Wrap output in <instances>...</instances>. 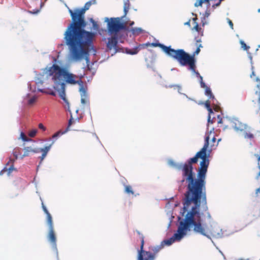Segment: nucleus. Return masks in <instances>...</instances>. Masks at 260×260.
<instances>
[{"label": "nucleus", "mask_w": 260, "mask_h": 260, "mask_svg": "<svg viewBox=\"0 0 260 260\" xmlns=\"http://www.w3.org/2000/svg\"><path fill=\"white\" fill-rule=\"evenodd\" d=\"M199 193L190 200L183 201V207L180 211V214L184 218L177 217L179 227L187 235L189 232H192L194 234L205 236L212 240V237L216 239L222 238L228 236L231 234H225L226 231L220 230L219 232L214 231L206 230V223L204 222V213L208 212L206 186L202 188Z\"/></svg>", "instance_id": "f257e3e1"}, {"label": "nucleus", "mask_w": 260, "mask_h": 260, "mask_svg": "<svg viewBox=\"0 0 260 260\" xmlns=\"http://www.w3.org/2000/svg\"><path fill=\"white\" fill-rule=\"evenodd\" d=\"M35 73L36 83L38 86L39 84L42 85L45 79L52 76L54 83V89L57 91L59 97L67 104L68 100L66 98V84H78L79 87H84L82 81L76 80V75L70 72L67 67L60 66L56 63L42 69L41 73L37 74L36 71Z\"/></svg>", "instance_id": "f03ea898"}, {"label": "nucleus", "mask_w": 260, "mask_h": 260, "mask_svg": "<svg viewBox=\"0 0 260 260\" xmlns=\"http://www.w3.org/2000/svg\"><path fill=\"white\" fill-rule=\"evenodd\" d=\"M96 34L95 31L85 30L67 38H63L64 45L69 49L68 60L78 62L85 59L89 62L90 51L96 52L93 38Z\"/></svg>", "instance_id": "7ed1b4c3"}, {"label": "nucleus", "mask_w": 260, "mask_h": 260, "mask_svg": "<svg viewBox=\"0 0 260 260\" xmlns=\"http://www.w3.org/2000/svg\"><path fill=\"white\" fill-rule=\"evenodd\" d=\"M168 165L171 168L178 171H182L181 180L179 182L181 185L185 182L186 183V190L184 193L183 201L190 200L199 193V190L204 186L197 178L196 173H192L190 171L183 168L177 165L173 159H169L168 160Z\"/></svg>", "instance_id": "20e7f679"}, {"label": "nucleus", "mask_w": 260, "mask_h": 260, "mask_svg": "<svg viewBox=\"0 0 260 260\" xmlns=\"http://www.w3.org/2000/svg\"><path fill=\"white\" fill-rule=\"evenodd\" d=\"M69 12L72 21L68 25L63 34V38H67L86 30L85 28L87 25V22L83 20L79 8L75 9L74 11L69 8Z\"/></svg>", "instance_id": "39448f33"}, {"label": "nucleus", "mask_w": 260, "mask_h": 260, "mask_svg": "<svg viewBox=\"0 0 260 260\" xmlns=\"http://www.w3.org/2000/svg\"><path fill=\"white\" fill-rule=\"evenodd\" d=\"M104 22L107 23V30L110 35L120 34L119 32L122 30H128L122 17H105Z\"/></svg>", "instance_id": "423d86ee"}, {"label": "nucleus", "mask_w": 260, "mask_h": 260, "mask_svg": "<svg viewBox=\"0 0 260 260\" xmlns=\"http://www.w3.org/2000/svg\"><path fill=\"white\" fill-rule=\"evenodd\" d=\"M186 236V234L178 225L176 232L171 238L164 240L159 245L152 247L151 250L156 254L164 248L165 245L171 246L175 242L180 241Z\"/></svg>", "instance_id": "0eeeda50"}, {"label": "nucleus", "mask_w": 260, "mask_h": 260, "mask_svg": "<svg viewBox=\"0 0 260 260\" xmlns=\"http://www.w3.org/2000/svg\"><path fill=\"white\" fill-rule=\"evenodd\" d=\"M203 157H201L202 160L200 162V167L197 171V178L201 182L202 185L206 186V178L209 165V157L210 154L203 153Z\"/></svg>", "instance_id": "6e6552de"}, {"label": "nucleus", "mask_w": 260, "mask_h": 260, "mask_svg": "<svg viewBox=\"0 0 260 260\" xmlns=\"http://www.w3.org/2000/svg\"><path fill=\"white\" fill-rule=\"evenodd\" d=\"M181 55L178 57L180 65L183 67L188 66L187 70L191 71L192 75H195L197 77V74L200 73L196 70L197 68L196 58L193 56H188L185 53Z\"/></svg>", "instance_id": "1a4fd4ad"}, {"label": "nucleus", "mask_w": 260, "mask_h": 260, "mask_svg": "<svg viewBox=\"0 0 260 260\" xmlns=\"http://www.w3.org/2000/svg\"><path fill=\"white\" fill-rule=\"evenodd\" d=\"M203 152H201L200 150L197 152L195 155L191 158H188L185 163L183 162H177V165H179V166L185 168L186 170L190 171L192 173H195L193 170V164H196L198 161V159L201 158V157H203L202 155Z\"/></svg>", "instance_id": "9d476101"}, {"label": "nucleus", "mask_w": 260, "mask_h": 260, "mask_svg": "<svg viewBox=\"0 0 260 260\" xmlns=\"http://www.w3.org/2000/svg\"><path fill=\"white\" fill-rule=\"evenodd\" d=\"M144 236H142L141 244L140 249L138 250L137 260H154L155 254L144 250Z\"/></svg>", "instance_id": "9b49d317"}, {"label": "nucleus", "mask_w": 260, "mask_h": 260, "mask_svg": "<svg viewBox=\"0 0 260 260\" xmlns=\"http://www.w3.org/2000/svg\"><path fill=\"white\" fill-rule=\"evenodd\" d=\"M113 35V36L108 38V41L106 44L107 51H110L112 49L114 50L113 53L112 54V55H113L119 51L117 45L119 41L122 39L123 36V35L121 34Z\"/></svg>", "instance_id": "f8f14e48"}, {"label": "nucleus", "mask_w": 260, "mask_h": 260, "mask_svg": "<svg viewBox=\"0 0 260 260\" xmlns=\"http://www.w3.org/2000/svg\"><path fill=\"white\" fill-rule=\"evenodd\" d=\"M225 118L232 123V127L237 133L244 132L247 129V125L242 123L237 117L226 116Z\"/></svg>", "instance_id": "ddd939ff"}, {"label": "nucleus", "mask_w": 260, "mask_h": 260, "mask_svg": "<svg viewBox=\"0 0 260 260\" xmlns=\"http://www.w3.org/2000/svg\"><path fill=\"white\" fill-rule=\"evenodd\" d=\"M149 45H151L153 47H159L161 49L162 51L168 56L173 58L174 59V56H176L177 54L176 53H179V51H176V49L172 48L171 46H166L163 44L158 43H151V44H149Z\"/></svg>", "instance_id": "4468645a"}, {"label": "nucleus", "mask_w": 260, "mask_h": 260, "mask_svg": "<svg viewBox=\"0 0 260 260\" xmlns=\"http://www.w3.org/2000/svg\"><path fill=\"white\" fill-rule=\"evenodd\" d=\"M49 233L47 236L48 241L51 243L52 249L55 252L56 254V258L58 260V252L56 244V237L53 228H48Z\"/></svg>", "instance_id": "2eb2a0df"}, {"label": "nucleus", "mask_w": 260, "mask_h": 260, "mask_svg": "<svg viewBox=\"0 0 260 260\" xmlns=\"http://www.w3.org/2000/svg\"><path fill=\"white\" fill-rule=\"evenodd\" d=\"M156 58V54L153 52H150L145 58L147 67L151 69L153 72L156 71L154 67Z\"/></svg>", "instance_id": "dca6fc26"}, {"label": "nucleus", "mask_w": 260, "mask_h": 260, "mask_svg": "<svg viewBox=\"0 0 260 260\" xmlns=\"http://www.w3.org/2000/svg\"><path fill=\"white\" fill-rule=\"evenodd\" d=\"M210 137L207 134H205L204 137V144L203 147L201 149L200 151L205 153L211 154L212 152V147L210 146V148L208 149L209 147Z\"/></svg>", "instance_id": "f3484780"}, {"label": "nucleus", "mask_w": 260, "mask_h": 260, "mask_svg": "<svg viewBox=\"0 0 260 260\" xmlns=\"http://www.w3.org/2000/svg\"><path fill=\"white\" fill-rule=\"evenodd\" d=\"M176 52L177 51H179V53H176V54H177L176 55V56H174V59L175 60H176L178 62H179V57L180 55H181V54H183L184 53H186V55L187 54L188 56H193V57H195L194 56L196 55H198L201 51L200 49L199 48H197L196 50V51L193 52V54L191 55L190 54H189L188 53L186 52L184 49H176Z\"/></svg>", "instance_id": "a211bd4d"}, {"label": "nucleus", "mask_w": 260, "mask_h": 260, "mask_svg": "<svg viewBox=\"0 0 260 260\" xmlns=\"http://www.w3.org/2000/svg\"><path fill=\"white\" fill-rule=\"evenodd\" d=\"M36 102V97L34 96H31L29 93H27L26 96L24 98L22 101L24 105H27L28 106L32 105Z\"/></svg>", "instance_id": "6ab92c4d"}, {"label": "nucleus", "mask_w": 260, "mask_h": 260, "mask_svg": "<svg viewBox=\"0 0 260 260\" xmlns=\"http://www.w3.org/2000/svg\"><path fill=\"white\" fill-rule=\"evenodd\" d=\"M91 5H92V1H88L85 3V4L84 5L83 7H82L81 8H79V10H80V13L81 14V16L82 17L83 20H85V13L86 11L89 10V8L91 6Z\"/></svg>", "instance_id": "aec40b11"}, {"label": "nucleus", "mask_w": 260, "mask_h": 260, "mask_svg": "<svg viewBox=\"0 0 260 260\" xmlns=\"http://www.w3.org/2000/svg\"><path fill=\"white\" fill-rule=\"evenodd\" d=\"M44 141H51V143L48 145H46L44 148H41V152L47 155V153L51 149L52 146L55 143V140H51V139H46Z\"/></svg>", "instance_id": "412c9836"}, {"label": "nucleus", "mask_w": 260, "mask_h": 260, "mask_svg": "<svg viewBox=\"0 0 260 260\" xmlns=\"http://www.w3.org/2000/svg\"><path fill=\"white\" fill-rule=\"evenodd\" d=\"M205 95L208 98V100L211 99L216 101L210 87H206L205 89Z\"/></svg>", "instance_id": "4be33fe9"}, {"label": "nucleus", "mask_w": 260, "mask_h": 260, "mask_svg": "<svg viewBox=\"0 0 260 260\" xmlns=\"http://www.w3.org/2000/svg\"><path fill=\"white\" fill-rule=\"evenodd\" d=\"M128 31H132L133 34L134 35H138L144 32L145 31V30L141 27H132L131 30L128 29Z\"/></svg>", "instance_id": "5701e85b"}, {"label": "nucleus", "mask_w": 260, "mask_h": 260, "mask_svg": "<svg viewBox=\"0 0 260 260\" xmlns=\"http://www.w3.org/2000/svg\"><path fill=\"white\" fill-rule=\"evenodd\" d=\"M138 52H139V47H136L132 49L126 48L125 53L127 54H130V55H133L137 54L138 53Z\"/></svg>", "instance_id": "b1692460"}, {"label": "nucleus", "mask_w": 260, "mask_h": 260, "mask_svg": "<svg viewBox=\"0 0 260 260\" xmlns=\"http://www.w3.org/2000/svg\"><path fill=\"white\" fill-rule=\"evenodd\" d=\"M88 25L87 24L85 28V30L87 31H91L92 29L98 31L99 29V26L96 21H95L92 24V26L88 27Z\"/></svg>", "instance_id": "393cba45"}, {"label": "nucleus", "mask_w": 260, "mask_h": 260, "mask_svg": "<svg viewBox=\"0 0 260 260\" xmlns=\"http://www.w3.org/2000/svg\"><path fill=\"white\" fill-rule=\"evenodd\" d=\"M47 216V224L48 226V228H53V223L52 217L50 213H48L46 214Z\"/></svg>", "instance_id": "a878e982"}, {"label": "nucleus", "mask_w": 260, "mask_h": 260, "mask_svg": "<svg viewBox=\"0 0 260 260\" xmlns=\"http://www.w3.org/2000/svg\"><path fill=\"white\" fill-rule=\"evenodd\" d=\"M208 7H207V9L206 10V11L205 12V14H204V17L201 18V22L203 26H204L205 24H208V23L206 21H204V20H205V18L208 17L211 14L210 10L208 9Z\"/></svg>", "instance_id": "bb28decb"}, {"label": "nucleus", "mask_w": 260, "mask_h": 260, "mask_svg": "<svg viewBox=\"0 0 260 260\" xmlns=\"http://www.w3.org/2000/svg\"><path fill=\"white\" fill-rule=\"evenodd\" d=\"M79 91L80 92V95L81 98H87L88 93L87 92V88L84 87H79Z\"/></svg>", "instance_id": "cd10ccee"}, {"label": "nucleus", "mask_w": 260, "mask_h": 260, "mask_svg": "<svg viewBox=\"0 0 260 260\" xmlns=\"http://www.w3.org/2000/svg\"><path fill=\"white\" fill-rule=\"evenodd\" d=\"M20 148L16 147L15 148L12 152V154L14 156L13 158L16 161L18 158V155L20 154L19 151Z\"/></svg>", "instance_id": "c85d7f7f"}, {"label": "nucleus", "mask_w": 260, "mask_h": 260, "mask_svg": "<svg viewBox=\"0 0 260 260\" xmlns=\"http://www.w3.org/2000/svg\"><path fill=\"white\" fill-rule=\"evenodd\" d=\"M18 139H21L24 142H30V141H32V139H31L26 138L25 137L24 134L23 132H20V136H19Z\"/></svg>", "instance_id": "c756f323"}, {"label": "nucleus", "mask_w": 260, "mask_h": 260, "mask_svg": "<svg viewBox=\"0 0 260 260\" xmlns=\"http://www.w3.org/2000/svg\"><path fill=\"white\" fill-rule=\"evenodd\" d=\"M124 191L125 193H127V194H133L134 193L133 189H132V188L131 187V186L130 185H124Z\"/></svg>", "instance_id": "7c9ffc66"}, {"label": "nucleus", "mask_w": 260, "mask_h": 260, "mask_svg": "<svg viewBox=\"0 0 260 260\" xmlns=\"http://www.w3.org/2000/svg\"><path fill=\"white\" fill-rule=\"evenodd\" d=\"M175 86H176V87H177L178 88V93L179 94L184 95L189 100H193L192 99H191L190 98L188 97L186 94L183 93L181 92L182 87H181V86L180 85L177 84V85H175Z\"/></svg>", "instance_id": "2f4dec72"}, {"label": "nucleus", "mask_w": 260, "mask_h": 260, "mask_svg": "<svg viewBox=\"0 0 260 260\" xmlns=\"http://www.w3.org/2000/svg\"><path fill=\"white\" fill-rule=\"evenodd\" d=\"M207 3L208 4V0H197L194 3V6L196 7L202 6L203 3Z\"/></svg>", "instance_id": "473e14b6"}, {"label": "nucleus", "mask_w": 260, "mask_h": 260, "mask_svg": "<svg viewBox=\"0 0 260 260\" xmlns=\"http://www.w3.org/2000/svg\"><path fill=\"white\" fill-rule=\"evenodd\" d=\"M62 134L61 133V131H59L56 132L55 134H54L52 136V140H55V141Z\"/></svg>", "instance_id": "72a5a7b5"}, {"label": "nucleus", "mask_w": 260, "mask_h": 260, "mask_svg": "<svg viewBox=\"0 0 260 260\" xmlns=\"http://www.w3.org/2000/svg\"><path fill=\"white\" fill-rule=\"evenodd\" d=\"M240 43L241 45V47L243 49V50H248L249 49L250 47L249 46H247L244 41L241 40L240 41Z\"/></svg>", "instance_id": "f704fd0d"}, {"label": "nucleus", "mask_w": 260, "mask_h": 260, "mask_svg": "<svg viewBox=\"0 0 260 260\" xmlns=\"http://www.w3.org/2000/svg\"><path fill=\"white\" fill-rule=\"evenodd\" d=\"M86 68L89 71H92V66L94 65V62H91L89 60V62L88 63L87 62H86Z\"/></svg>", "instance_id": "c9c22d12"}, {"label": "nucleus", "mask_w": 260, "mask_h": 260, "mask_svg": "<svg viewBox=\"0 0 260 260\" xmlns=\"http://www.w3.org/2000/svg\"><path fill=\"white\" fill-rule=\"evenodd\" d=\"M37 133H38V130L37 129H36V128L32 129L29 131V132L28 133V135L30 137H34L37 135Z\"/></svg>", "instance_id": "e433bc0d"}, {"label": "nucleus", "mask_w": 260, "mask_h": 260, "mask_svg": "<svg viewBox=\"0 0 260 260\" xmlns=\"http://www.w3.org/2000/svg\"><path fill=\"white\" fill-rule=\"evenodd\" d=\"M24 153H26L27 155H29V153L31 152H32V146L29 147H25L24 148Z\"/></svg>", "instance_id": "4c0bfd02"}, {"label": "nucleus", "mask_w": 260, "mask_h": 260, "mask_svg": "<svg viewBox=\"0 0 260 260\" xmlns=\"http://www.w3.org/2000/svg\"><path fill=\"white\" fill-rule=\"evenodd\" d=\"M207 131L206 132L205 134H207L209 136L212 133H214V127H212L211 129L209 131V125L208 124H207Z\"/></svg>", "instance_id": "58836bf2"}, {"label": "nucleus", "mask_w": 260, "mask_h": 260, "mask_svg": "<svg viewBox=\"0 0 260 260\" xmlns=\"http://www.w3.org/2000/svg\"><path fill=\"white\" fill-rule=\"evenodd\" d=\"M14 170H16V169L14 167V165H11L8 169V175L9 176L11 173Z\"/></svg>", "instance_id": "ea45409f"}, {"label": "nucleus", "mask_w": 260, "mask_h": 260, "mask_svg": "<svg viewBox=\"0 0 260 260\" xmlns=\"http://www.w3.org/2000/svg\"><path fill=\"white\" fill-rule=\"evenodd\" d=\"M244 138H245L251 139V138H253V135L252 134L247 133L245 131H244Z\"/></svg>", "instance_id": "a19ab883"}, {"label": "nucleus", "mask_w": 260, "mask_h": 260, "mask_svg": "<svg viewBox=\"0 0 260 260\" xmlns=\"http://www.w3.org/2000/svg\"><path fill=\"white\" fill-rule=\"evenodd\" d=\"M129 8L128 7H126V6H123V12H124V15L123 16H121V17H122V19L123 18H124L126 15H127L128 12V10H129Z\"/></svg>", "instance_id": "79ce46f5"}, {"label": "nucleus", "mask_w": 260, "mask_h": 260, "mask_svg": "<svg viewBox=\"0 0 260 260\" xmlns=\"http://www.w3.org/2000/svg\"><path fill=\"white\" fill-rule=\"evenodd\" d=\"M41 152V148L32 147V152L39 153Z\"/></svg>", "instance_id": "37998d69"}, {"label": "nucleus", "mask_w": 260, "mask_h": 260, "mask_svg": "<svg viewBox=\"0 0 260 260\" xmlns=\"http://www.w3.org/2000/svg\"><path fill=\"white\" fill-rule=\"evenodd\" d=\"M195 23H196V25L195 26L193 27L192 29L193 30H195L196 31H198V32H199L201 29L202 28H200L199 26V24L197 22H195Z\"/></svg>", "instance_id": "c03bdc74"}, {"label": "nucleus", "mask_w": 260, "mask_h": 260, "mask_svg": "<svg viewBox=\"0 0 260 260\" xmlns=\"http://www.w3.org/2000/svg\"><path fill=\"white\" fill-rule=\"evenodd\" d=\"M210 102L209 100H208L207 101H206L205 102L204 106H205V108L207 109V110L210 109L211 107H210Z\"/></svg>", "instance_id": "a18cd8bd"}, {"label": "nucleus", "mask_w": 260, "mask_h": 260, "mask_svg": "<svg viewBox=\"0 0 260 260\" xmlns=\"http://www.w3.org/2000/svg\"><path fill=\"white\" fill-rule=\"evenodd\" d=\"M40 12V9H34L32 11H29L28 12L32 14H38Z\"/></svg>", "instance_id": "49530a36"}, {"label": "nucleus", "mask_w": 260, "mask_h": 260, "mask_svg": "<svg viewBox=\"0 0 260 260\" xmlns=\"http://www.w3.org/2000/svg\"><path fill=\"white\" fill-rule=\"evenodd\" d=\"M56 91H57L55 89V91L54 90H50L48 92V94L51 95H52V96H55L56 95Z\"/></svg>", "instance_id": "de8ad7c7"}, {"label": "nucleus", "mask_w": 260, "mask_h": 260, "mask_svg": "<svg viewBox=\"0 0 260 260\" xmlns=\"http://www.w3.org/2000/svg\"><path fill=\"white\" fill-rule=\"evenodd\" d=\"M42 207L43 211L44 212V213L46 214H47L48 213H49V212L48 210H47L46 207L44 205V204H43V202L42 203Z\"/></svg>", "instance_id": "09e8293b"}, {"label": "nucleus", "mask_w": 260, "mask_h": 260, "mask_svg": "<svg viewBox=\"0 0 260 260\" xmlns=\"http://www.w3.org/2000/svg\"><path fill=\"white\" fill-rule=\"evenodd\" d=\"M226 21H227V22L228 23V24H229L230 27L233 29L234 28H233V23L232 22V21L229 18H226Z\"/></svg>", "instance_id": "8fccbe9b"}, {"label": "nucleus", "mask_w": 260, "mask_h": 260, "mask_svg": "<svg viewBox=\"0 0 260 260\" xmlns=\"http://www.w3.org/2000/svg\"><path fill=\"white\" fill-rule=\"evenodd\" d=\"M73 122H74V119H73L72 115L71 114V117H70V119L69 120L68 126L70 127L72 125Z\"/></svg>", "instance_id": "3c124183"}, {"label": "nucleus", "mask_w": 260, "mask_h": 260, "mask_svg": "<svg viewBox=\"0 0 260 260\" xmlns=\"http://www.w3.org/2000/svg\"><path fill=\"white\" fill-rule=\"evenodd\" d=\"M199 82L201 88L205 89L206 87H208L206 85V83L203 81H199Z\"/></svg>", "instance_id": "603ef678"}, {"label": "nucleus", "mask_w": 260, "mask_h": 260, "mask_svg": "<svg viewBox=\"0 0 260 260\" xmlns=\"http://www.w3.org/2000/svg\"><path fill=\"white\" fill-rule=\"evenodd\" d=\"M207 122H208L207 124H208V125L209 123L212 124L214 122L213 119H211V115L210 114H208Z\"/></svg>", "instance_id": "864d4df0"}, {"label": "nucleus", "mask_w": 260, "mask_h": 260, "mask_svg": "<svg viewBox=\"0 0 260 260\" xmlns=\"http://www.w3.org/2000/svg\"><path fill=\"white\" fill-rule=\"evenodd\" d=\"M15 161V159H14L13 158H12L10 157H9V161L6 164V166H8L9 165V164H12V165H13V164L14 163Z\"/></svg>", "instance_id": "5fc2aeb1"}, {"label": "nucleus", "mask_w": 260, "mask_h": 260, "mask_svg": "<svg viewBox=\"0 0 260 260\" xmlns=\"http://www.w3.org/2000/svg\"><path fill=\"white\" fill-rule=\"evenodd\" d=\"M46 156H47L46 154H45L44 153H42L41 156H40L38 157V158L40 159L41 161H43L44 159V158L46 157Z\"/></svg>", "instance_id": "6e6d98bb"}, {"label": "nucleus", "mask_w": 260, "mask_h": 260, "mask_svg": "<svg viewBox=\"0 0 260 260\" xmlns=\"http://www.w3.org/2000/svg\"><path fill=\"white\" fill-rule=\"evenodd\" d=\"M129 6H130L129 0H124V6H126V7H127L129 8Z\"/></svg>", "instance_id": "4d7b16f0"}, {"label": "nucleus", "mask_w": 260, "mask_h": 260, "mask_svg": "<svg viewBox=\"0 0 260 260\" xmlns=\"http://www.w3.org/2000/svg\"><path fill=\"white\" fill-rule=\"evenodd\" d=\"M39 128L40 129H42L43 131H44L46 129V127L43 125L42 123H40L39 124Z\"/></svg>", "instance_id": "13d9d810"}, {"label": "nucleus", "mask_w": 260, "mask_h": 260, "mask_svg": "<svg viewBox=\"0 0 260 260\" xmlns=\"http://www.w3.org/2000/svg\"><path fill=\"white\" fill-rule=\"evenodd\" d=\"M70 126H68L65 129L64 131L61 132V133L62 135L65 134L67 133L68 131L70 130Z\"/></svg>", "instance_id": "bf43d9fd"}, {"label": "nucleus", "mask_w": 260, "mask_h": 260, "mask_svg": "<svg viewBox=\"0 0 260 260\" xmlns=\"http://www.w3.org/2000/svg\"><path fill=\"white\" fill-rule=\"evenodd\" d=\"M206 215H207V218L208 219H209V220L212 219V217H211V214H210V212H208H208H207L206 213Z\"/></svg>", "instance_id": "052dcab7"}, {"label": "nucleus", "mask_w": 260, "mask_h": 260, "mask_svg": "<svg viewBox=\"0 0 260 260\" xmlns=\"http://www.w3.org/2000/svg\"><path fill=\"white\" fill-rule=\"evenodd\" d=\"M248 58L250 60V63L251 64H253V61H252V57L250 53L248 52Z\"/></svg>", "instance_id": "680f3d73"}, {"label": "nucleus", "mask_w": 260, "mask_h": 260, "mask_svg": "<svg viewBox=\"0 0 260 260\" xmlns=\"http://www.w3.org/2000/svg\"><path fill=\"white\" fill-rule=\"evenodd\" d=\"M220 5V4L219 3H217L215 4H213L212 6V7L213 8V9H215L216 7H219Z\"/></svg>", "instance_id": "e2e57ef3"}, {"label": "nucleus", "mask_w": 260, "mask_h": 260, "mask_svg": "<svg viewBox=\"0 0 260 260\" xmlns=\"http://www.w3.org/2000/svg\"><path fill=\"white\" fill-rule=\"evenodd\" d=\"M85 98H81V103L82 104H86L87 102L85 100Z\"/></svg>", "instance_id": "0e129e2a"}, {"label": "nucleus", "mask_w": 260, "mask_h": 260, "mask_svg": "<svg viewBox=\"0 0 260 260\" xmlns=\"http://www.w3.org/2000/svg\"><path fill=\"white\" fill-rule=\"evenodd\" d=\"M197 78L199 79V81H203V77L200 75V74H197Z\"/></svg>", "instance_id": "69168bd1"}, {"label": "nucleus", "mask_w": 260, "mask_h": 260, "mask_svg": "<svg viewBox=\"0 0 260 260\" xmlns=\"http://www.w3.org/2000/svg\"><path fill=\"white\" fill-rule=\"evenodd\" d=\"M258 104L259 105V110H260V91H259L258 93Z\"/></svg>", "instance_id": "338daca9"}, {"label": "nucleus", "mask_w": 260, "mask_h": 260, "mask_svg": "<svg viewBox=\"0 0 260 260\" xmlns=\"http://www.w3.org/2000/svg\"><path fill=\"white\" fill-rule=\"evenodd\" d=\"M96 69L94 68H92V71H90L92 73V75L94 76L96 73Z\"/></svg>", "instance_id": "774afa93"}]
</instances>
